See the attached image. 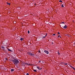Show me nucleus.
Segmentation results:
<instances>
[{
    "label": "nucleus",
    "mask_w": 75,
    "mask_h": 75,
    "mask_svg": "<svg viewBox=\"0 0 75 75\" xmlns=\"http://www.w3.org/2000/svg\"><path fill=\"white\" fill-rule=\"evenodd\" d=\"M47 34H46V35H45V37H46V36H47Z\"/></svg>",
    "instance_id": "aec40b11"
},
{
    "label": "nucleus",
    "mask_w": 75,
    "mask_h": 75,
    "mask_svg": "<svg viewBox=\"0 0 75 75\" xmlns=\"http://www.w3.org/2000/svg\"><path fill=\"white\" fill-rule=\"evenodd\" d=\"M52 44H54V43H53V42H52Z\"/></svg>",
    "instance_id": "a878e982"
},
{
    "label": "nucleus",
    "mask_w": 75,
    "mask_h": 75,
    "mask_svg": "<svg viewBox=\"0 0 75 75\" xmlns=\"http://www.w3.org/2000/svg\"><path fill=\"white\" fill-rule=\"evenodd\" d=\"M25 64H26V65H28V63H25Z\"/></svg>",
    "instance_id": "4be33fe9"
},
{
    "label": "nucleus",
    "mask_w": 75,
    "mask_h": 75,
    "mask_svg": "<svg viewBox=\"0 0 75 75\" xmlns=\"http://www.w3.org/2000/svg\"><path fill=\"white\" fill-rule=\"evenodd\" d=\"M58 55H60V53H59V52H58Z\"/></svg>",
    "instance_id": "9b49d317"
},
{
    "label": "nucleus",
    "mask_w": 75,
    "mask_h": 75,
    "mask_svg": "<svg viewBox=\"0 0 75 75\" xmlns=\"http://www.w3.org/2000/svg\"><path fill=\"white\" fill-rule=\"evenodd\" d=\"M59 36H58L57 37V38H59Z\"/></svg>",
    "instance_id": "393cba45"
},
{
    "label": "nucleus",
    "mask_w": 75,
    "mask_h": 75,
    "mask_svg": "<svg viewBox=\"0 0 75 75\" xmlns=\"http://www.w3.org/2000/svg\"><path fill=\"white\" fill-rule=\"evenodd\" d=\"M26 75H29V74H28V73H27L26 74Z\"/></svg>",
    "instance_id": "dca6fc26"
},
{
    "label": "nucleus",
    "mask_w": 75,
    "mask_h": 75,
    "mask_svg": "<svg viewBox=\"0 0 75 75\" xmlns=\"http://www.w3.org/2000/svg\"><path fill=\"white\" fill-rule=\"evenodd\" d=\"M62 24H64V22H62Z\"/></svg>",
    "instance_id": "412c9836"
},
{
    "label": "nucleus",
    "mask_w": 75,
    "mask_h": 75,
    "mask_svg": "<svg viewBox=\"0 0 75 75\" xmlns=\"http://www.w3.org/2000/svg\"><path fill=\"white\" fill-rule=\"evenodd\" d=\"M8 51H10V52H12V50L9 49H8Z\"/></svg>",
    "instance_id": "0eeeda50"
},
{
    "label": "nucleus",
    "mask_w": 75,
    "mask_h": 75,
    "mask_svg": "<svg viewBox=\"0 0 75 75\" xmlns=\"http://www.w3.org/2000/svg\"><path fill=\"white\" fill-rule=\"evenodd\" d=\"M5 59L6 60H8V59H7V58H6Z\"/></svg>",
    "instance_id": "5701e85b"
},
{
    "label": "nucleus",
    "mask_w": 75,
    "mask_h": 75,
    "mask_svg": "<svg viewBox=\"0 0 75 75\" xmlns=\"http://www.w3.org/2000/svg\"><path fill=\"white\" fill-rule=\"evenodd\" d=\"M62 27H63V26H62Z\"/></svg>",
    "instance_id": "473e14b6"
},
{
    "label": "nucleus",
    "mask_w": 75,
    "mask_h": 75,
    "mask_svg": "<svg viewBox=\"0 0 75 75\" xmlns=\"http://www.w3.org/2000/svg\"><path fill=\"white\" fill-rule=\"evenodd\" d=\"M64 65H67V63H66V64H64Z\"/></svg>",
    "instance_id": "a211bd4d"
},
{
    "label": "nucleus",
    "mask_w": 75,
    "mask_h": 75,
    "mask_svg": "<svg viewBox=\"0 0 75 75\" xmlns=\"http://www.w3.org/2000/svg\"><path fill=\"white\" fill-rule=\"evenodd\" d=\"M64 28H65V29H66L67 28V25H65L64 27H63Z\"/></svg>",
    "instance_id": "423d86ee"
},
{
    "label": "nucleus",
    "mask_w": 75,
    "mask_h": 75,
    "mask_svg": "<svg viewBox=\"0 0 75 75\" xmlns=\"http://www.w3.org/2000/svg\"><path fill=\"white\" fill-rule=\"evenodd\" d=\"M38 51H39L38 52L41 53V52H40V50H39Z\"/></svg>",
    "instance_id": "f3484780"
},
{
    "label": "nucleus",
    "mask_w": 75,
    "mask_h": 75,
    "mask_svg": "<svg viewBox=\"0 0 75 75\" xmlns=\"http://www.w3.org/2000/svg\"><path fill=\"white\" fill-rule=\"evenodd\" d=\"M27 54H28L29 55H31V56H32V57L33 56V55H34V54H33L30 52H28Z\"/></svg>",
    "instance_id": "f03ea898"
},
{
    "label": "nucleus",
    "mask_w": 75,
    "mask_h": 75,
    "mask_svg": "<svg viewBox=\"0 0 75 75\" xmlns=\"http://www.w3.org/2000/svg\"><path fill=\"white\" fill-rule=\"evenodd\" d=\"M28 65H30V64H28Z\"/></svg>",
    "instance_id": "bb28decb"
},
{
    "label": "nucleus",
    "mask_w": 75,
    "mask_h": 75,
    "mask_svg": "<svg viewBox=\"0 0 75 75\" xmlns=\"http://www.w3.org/2000/svg\"><path fill=\"white\" fill-rule=\"evenodd\" d=\"M1 48L3 50H5V47L3 46H1Z\"/></svg>",
    "instance_id": "39448f33"
},
{
    "label": "nucleus",
    "mask_w": 75,
    "mask_h": 75,
    "mask_svg": "<svg viewBox=\"0 0 75 75\" xmlns=\"http://www.w3.org/2000/svg\"><path fill=\"white\" fill-rule=\"evenodd\" d=\"M64 5L63 4L62 5V7H64Z\"/></svg>",
    "instance_id": "f8f14e48"
},
{
    "label": "nucleus",
    "mask_w": 75,
    "mask_h": 75,
    "mask_svg": "<svg viewBox=\"0 0 75 75\" xmlns=\"http://www.w3.org/2000/svg\"><path fill=\"white\" fill-rule=\"evenodd\" d=\"M70 67L71 68H73V69H74V70L75 69V68H74V67H72V66H70Z\"/></svg>",
    "instance_id": "6e6552de"
},
{
    "label": "nucleus",
    "mask_w": 75,
    "mask_h": 75,
    "mask_svg": "<svg viewBox=\"0 0 75 75\" xmlns=\"http://www.w3.org/2000/svg\"><path fill=\"white\" fill-rule=\"evenodd\" d=\"M12 62H13V64L15 65H16L17 64L19 63V61L18 59H15L13 60H12Z\"/></svg>",
    "instance_id": "f257e3e1"
},
{
    "label": "nucleus",
    "mask_w": 75,
    "mask_h": 75,
    "mask_svg": "<svg viewBox=\"0 0 75 75\" xmlns=\"http://www.w3.org/2000/svg\"><path fill=\"white\" fill-rule=\"evenodd\" d=\"M23 40H24V38H21L20 39L21 41H22Z\"/></svg>",
    "instance_id": "9d476101"
},
{
    "label": "nucleus",
    "mask_w": 75,
    "mask_h": 75,
    "mask_svg": "<svg viewBox=\"0 0 75 75\" xmlns=\"http://www.w3.org/2000/svg\"><path fill=\"white\" fill-rule=\"evenodd\" d=\"M28 34H30V31H29V30L28 31Z\"/></svg>",
    "instance_id": "2eb2a0df"
},
{
    "label": "nucleus",
    "mask_w": 75,
    "mask_h": 75,
    "mask_svg": "<svg viewBox=\"0 0 75 75\" xmlns=\"http://www.w3.org/2000/svg\"><path fill=\"white\" fill-rule=\"evenodd\" d=\"M14 71V69H11V72H13V71Z\"/></svg>",
    "instance_id": "1a4fd4ad"
},
{
    "label": "nucleus",
    "mask_w": 75,
    "mask_h": 75,
    "mask_svg": "<svg viewBox=\"0 0 75 75\" xmlns=\"http://www.w3.org/2000/svg\"><path fill=\"white\" fill-rule=\"evenodd\" d=\"M45 36L42 37V38H45Z\"/></svg>",
    "instance_id": "6ab92c4d"
},
{
    "label": "nucleus",
    "mask_w": 75,
    "mask_h": 75,
    "mask_svg": "<svg viewBox=\"0 0 75 75\" xmlns=\"http://www.w3.org/2000/svg\"><path fill=\"white\" fill-rule=\"evenodd\" d=\"M37 68L38 69H39V70H41V69H42V68H40L39 67H37Z\"/></svg>",
    "instance_id": "20e7f679"
},
{
    "label": "nucleus",
    "mask_w": 75,
    "mask_h": 75,
    "mask_svg": "<svg viewBox=\"0 0 75 75\" xmlns=\"http://www.w3.org/2000/svg\"><path fill=\"white\" fill-rule=\"evenodd\" d=\"M55 35V34H54L53 35Z\"/></svg>",
    "instance_id": "b1692460"
},
{
    "label": "nucleus",
    "mask_w": 75,
    "mask_h": 75,
    "mask_svg": "<svg viewBox=\"0 0 75 75\" xmlns=\"http://www.w3.org/2000/svg\"><path fill=\"white\" fill-rule=\"evenodd\" d=\"M7 4H8V2H7Z\"/></svg>",
    "instance_id": "c756f323"
},
{
    "label": "nucleus",
    "mask_w": 75,
    "mask_h": 75,
    "mask_svg": "<svg viewBox=\"0 0 75 75\" xmlns=\"http://www.w3.org/2000/svg\"><path fill=\"white\" fill-rule=\"evenodd\" d=\"M41 62V61H39V62Z\"/></svg>",
    "instance_id": "7c9ffc66"
},
{
    "label": "nucleus",
    "mask_w": 75,
    "mask_h": 75,
    "mask_svg": "<svg viewBox=\"0 0 75 75\" xmlns=\"http://www.w3.org/2000/svg\"><path fill=\"white\" fill-rule=\"evenodd\" d=\"M59 2H61V3H62V1L61 0H60L59 1Z\"/></svg>",
    "instance_id": "ddd939ff"
},
{
    "label": "nucleus",
    "mask_w": 75,
    "mask_h": 75,
    "mask_svg": "<svg viewBox=\"0 0 75 75\" xmlns=\"http://www.w3.org/2000/svg\"><path fill=\"white\" fill-rule=\"evenodd\" d=\"M33 71H34V72H37V70H34Z\"/></svg>",
    "instance_id": "4468645a"
},
{
    "label": "nucleus",
    "mask_w": 75,
    "mask_h": 75,
    "mask_svg": "<svg viewBox=\"0 0 75 75\" xmlns=\"http://www.w3.org/2000/svg\"><path fill=\"white\" fill-rule=\"evenodd\" d=\"M59 37H60V38H61V36H59Z\"/></svg>",
    "instance_id": "2f4dec72"
},
{
    "label": "nucleus",
    "mask_w": 75,
    "mask_h": 75,
    "mask_svg": "<svg viewBox=\"0 0 75 75\" xmlns=\"http://www.w3.org/2000/svg\"><path fill=\"white\" fill-rule=\"evenodd\" d=\"M9 5H10V3H9V4H8Z\"/></svg>",
    "instance_id": "c85d7f7f"
},
{
    "label": "nucleus",
    "mask_w": 75,
    "mask_h": 75,
    "mask_svg": "<svg viewBox=\"0 0 75 75\" xmlns=\"http://www.w3.org/2000/svg\"><path fill=\"white\" fill-rule=\"evenodd\" d=\"M58 34H59V32H58Z\"/></svg>",
    "instance_id": "cd10ccee"
},
{
    "label": "nucleus",
    "mask_w": 75,
    "mask_h": 75,
    "mask_svg": "<svg viewBox=\"0 0 75 75\" xmlns=\"http://www.w3.org/2000/svg\"><path fill=\"white\" fill-rule=\"evenodd\" d=\"M44 52H45V53H46V54H49V52H48V51L47 50H45Z\"/></svg>",
    "instance_id": "7ed1b4c3"
}]
</instances>
